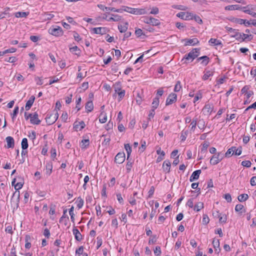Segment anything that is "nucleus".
<instances>
[{
  "mask_svg": "<svg viewBox=\"0 0 256 256\" xmlns=\"http://www.w3.org/2000/svg\"><path fill=\"white\" fill-rule=\"evenodd\" d=\"M241 10L246 14H248L254 18H256V5L248 4L241 8Z\"/></svg>",
  "mask_w": 256,
  "mask_h": 256,
  "instance_id": "f257e3e1",
  "label": "nucleus"
},
{
  "mask_svg": "<svg viewBox=\"0 0 256 256\" xmlns=\"http://www.w3.org/2000/svg\"><path fill=\"white\" fill-rule=\"evenodd\" d=\"M200 48H193L188 54H186L184 58L186 60H191L192 62L194 59L198 58L200 54Z\"/></svg>",
  "mask_w": 256,
  "mask_h": 256,
  "instance_id": "f03ea898",
  "label": "nucleus"
},
{
  "mask_svg": "<svg viewBox=\"0 0 256 256\" xmlns=\"http://www.w3.org/2000/svg\"><path fill=\"white\" fill-rule=\"evenodd\" d=\"M58 114L57 112L54 114H48L46 117V121L48 124L50 125L53 124L58 119Z\"/></svg>",
  "mask_w": 256,
  "mask_h": 256,
  "instance_id": "7ed1b4c3",
  "label": "nucleus"
},
{
  "mask_svg": "<svg viewBox=\"0 0 256 256\" xmlns=\"http://www.w3.org/2000/svg\"><path fill=\"white\" fill-rule=\"evenodd\" d=\"M224 158L223 154L218 152L212 156L210 160V164L212 165H216L220 162Z\"/></svg>",
  "mask_w": 256,
  "mask_h": 256,
  "instance_id": "20e7f679",
  "label": "nucleus"
},
{
  "mask_svg": "<svg viewBox=\"0 0 256 256\" xmlns=\"http://www.w3.org/2000/svg\"><path fill=\"white\" fill-rule=\"evenodd\" d=\"M176 16L182 20H188L193 19V14L189 12H180L176 14Z\"/></svg>",
  "mask_w": 256,
  "mask_h": 256,
  "instance_id": "39448f33",
  "label": "nucleus"
},
{
  "mask_svg": "<svg viewBox=\"0 0 256 256\" xmlns=\"http://www.w3.org/2000/svg\"><path fill=\"white\" fill-rule=\"evenodd\" d=\"M126 156L124 152H118L115 156L114 162L116 164H120L124 162Z\"/></svg>",
  "mask_w": 256,
  "mask_h": 256,
  "instance_id": "423d86ee",
  "label": "nucleus"
},
{
  "mask_svg": "<svg viewBox=\"0 0 256 256\" xmlns=\"http://www.w3.org/2000/svg\"><path fill=\"white\" fill-rule=\"evenodd\" d=\"M177 96L174 93H172L169 94L166 100V106L170 105L176 102V100Z\"/></svg>",
  "mask_w": 256,
  "mask_h": 256,
  "instance_id": "0eeeda50",
  "label": "nucleus"
},
{
  "mask_svg": "<svg viewBox=\"0 0 256 256\" xmlns=\"http://www.w3.org/2000/svg\"><path fill=\"white\" fill-rule=\"evenodd\" d=\"M49 33L55 36H58L62 34V30L61 28L58 26V28H52L49 29Z\"/></svg>",
  "mask_w": 256,
  "mask_h": 256,
  "instance_id": "6e6552de",
  "label": "nucleus"
},
{
  "mask_svg": "<svg viewBox=\"0 0 256 256\" xmlns=\"http://www.w3.org/2000/svg\"><path fill=\"white\" fill-rule=\"evenodd\" d=\"M201 170H198L194 171L190 176V181L192 182L195 180L198 179L201 173Z\"/></svg>",
  "mask_w": 256,
  "mask_h": 256,
  "instance_id": "1a4fd4ad",
  "label": "nucleus"
},
{
  "mask_svg": "<svg viewBox=\"0 0 256 256\" xmlns=\"http://www.w3.org/2000/svg\"><path fill=\"white\" fill-rule=\"evenodd\" d=\"M6 140L7 142L6 147L8 148H14V138L10 136H8L6 138Z\"/></svg>",
  "mask_w": 256,
  "mask_h": 256,
  "instance_id": "9d476101",
  "label": "nucleus"
},
{
  "mask_svg": "<svg viewBox=\"0 0 256 256\" xmlns=\"http://www.w3.org/2000/svg\"><path fill=\"white\" fill-rule=\"evenodd\" d=\"M38 114L36 112H34V114H32L30 122L31 124H39L40 123V120L38 118Z\"/></svg>",
  "mask_w": 256,
  "mask_h": 256,
  "instance_id": "9b49d317",
  "label": "nucleus"
},
{
  "mask_svg": "<svg viewBox=\"0 0 256 256\" xmlns=\"http://www.w3.org/2000/svg\"><path fill=\"white\" fill-rule=\"evenodd\" d=\"M35 100V97L34 96H32L30 99L26 102L25 108L26 110H28L32 106Z\"/></svg>",
  "mask_w": 256,
  "mask_h": 256,
  "instance_id": "f8f14e48",
  "label": "nucleus"
},
{
  "mask_svg": "<svg viewBox=\"0 0 256 256\" xmlns=\"http://www.w3.org/2000/svg\"><path fill=\"white\" fill-rule=\"evenodd\" d=\"M162 168L164 172L168 173L170 170V162L168 160H166L162 164Z\"/></svg>",
  "mask_w": 256,
  "mask_h": 256,
  "instance_id": "ddd939ff",
  "label": "nucleus"
},
{
  "mask_svg": "<svg viewBox=\"0 0 256 256\" xmlns=\"http://www.w3.org/2000/svg\"><path fill=\"white\" fill-rule=\"evenodd\" d=\"M70 51L77 56H80L81 53V50L76 46L70 47Z\"/></svg>",
  "mask_w": 256,
  "mask_h": 256,
  "instance_id": "4468645a",
  "label": "nucleus"
},
{
  "mask_svg": "<svg viewBox=\"0 0 256 256\" xmlns=\"http://www.w3.org/2000/svg\"><path fill=\"white\" fill-rule=\"evenodd\" d=\"M92 31L96 34H104L106 33V28L102 27L94 28Z\"/></svg>",
  "mask_w": 256,
  "mask_h": 256,
  "instance_id": "2eb2a0df",
  "label": "nucleus"
},
{
  "mask_svg": "<svg viewBox=\"0 0 256 256\" xmlns=\"http://www.w3.org/2000/svg\"><path fill=\"white\" fill-rule=\"evenodd\" d=\"M186 43L185 44V46H194L199 43V41L196 38H194L192 39H186Z\"/></svg>",
  "mask_w": 256,
  "mask_h": 256,
  "instance_id": "dca6fc26",
  "label": "nucleus"
},
{
  "mask_svg": "<svg viewBox=\"0 0 256 256\" xmlns=\"http://www.w3.org/2000/svg\"><path fill=\"white\" fill-rule=\"evenodd\" d=\"M73 234L76 240L80 242L82 240V235L77 228H74L73 230Z\"/></svg>",
  "mask_w": 256,
  "mask_h": 256,
  "instance_id": "f3484780",
  "label": "nucleus"
},
{
  "mask_svg": "<svg viewBox=\"0 0 256 256\" xmlns=\"http://www.w3.org/2000/svg\"><path fill=\"white\" fill-rule=\"evenodd\" d=\"M128 22H126L123 25L120 24L118 26V28L121 33L126 32L128 28Z\"/></svg>",
  "mask_w": 256,
  "mask_h": 256,
  "instance_id": "a211bd4d",
  "label": "nucleus"
},
{
  "mask_svg": "<svg viewBox=\"0 0 256 256\" xmlns=\"http://www.w3.org/2000/svg\"><path fill=\"white\" fill-rule=\"evenodd\" d=\"M112 16L109 18L108 20V22H118L122 19V16L119 15L112 14Z\"/></svg>",
  "mask_w": 256,
  "mask_h": 256,
  "instance_id": "6ab92c4d",
  "label": "nucleus"
},
{
  "mask_svg": "<svg viewBox=\"0 0 256 256\" xmlns=\"http://www.w3.org/2000/svg\"><path fill=\"white\" fill-rule=\"evenodd\" d=\"M23 185H24V182H19L16 184V185L14 186V188H15L16 191L13 194L11 200H12L14 197L17 194V190H18L20 189H21L22 188Z\"/></svg>",
  "mask_w": 256,
  "mask_h": 256,
  "instance_id": "aec40b11",
  "label": "nucleus"
},
{
  "mask_svg": "<svg viewBox=\"0 0 256 256\" xmlns=\"http://www.w3.org/2000/svg\"><path fill=\"white\" fill-rule=\"evenodd\" d=\"M85 108L87 110L88 112H92L94 108V105L92 101L88 102L86 104Z\"/></svg>",
  "mask_w": 256,
  "mask_h": 256,
  "instance_id": "412c9836",
  "label": "nucleus"
},
{
  "mask_svg": "<svg viewBox=\"0 0 256 256\" xmlns=\"http://www.w3.org/2000/svg\"><path fill=\"white\" fill-rule=\"evenodd\" d=\"M204 208V203L202 202H197L194 207V210L196 212H199Z\"/></svg>",
  "mask_w": 256,
  "mask_h": 256,
  "instance_id": "4be33fe9",
  "label": "nucleus"
},
{
  "mask_svg": "<svg viewBox=\"0 0 256 256\" xmlns=\"http://www.w3.org/2000/svg\"><path fill=\"white\" fill-rule=\"evenodd\" d=\"M242 7H240L238 5H230L226 6L224 9L226 10H241Z\"/></svg>",
  "mask_w": 256,
  "mask_h": 256,
  "instance_id": "5701e85b",
  "label": "nucleus"
},
{
  "mask_svg": "<svg viewBox=\"0 0 256 256\" xmlns=\"http://www.w3.org/2000/svg\"><path fill=\"white\" fill-rule=\"evenodd\" d=\"M134 14H146V11L145 8H135L134 9Z\"/></svg>",
  "mask_w": 256,
  "mask_h": 256,
  "instance_id": "b1692460",
  "label": "nucleus"
},
{
  "mask_svg": "<svg viewBox=\"0 0 256 256\" xmlns=\"http://www.w3.org/2000/svg\"><path fill=\"white\" fill-rule=\"evenodd\" d=\"M253 38V36L252 34H245L242 33V42L248 40L250 41Z\"/></svg>",
  "mask_w": 256,
  "mask_h": 256,
  "instance_id": "393cba45",
  "label": "nucleus"
},
{
  "mask_svg": "<svg viewBox=\"0 0 256 256\" xmlns=\"http://www.w3.org/2000/svg\"><path fill=\"white\" fill-rule=\"evenodd\" d=\"M86 126V124L83 121H81L78 122V124H76V122H74V128L77 130L79 128V126H80L79 130H81L82 129H83Z\"/></svg>",
  "mask_w": 256,
  "mask_h": 256,
  "instance_id": "a878e982",
  "label": "nucleus"
},
{
  "mask_svg": "<svg viewBox=\"0 0 256 256\" xmlns=\"http://www.w3.org/2000/svg\"><path fill=\"white\" fill-rule=\"evenodd\" d=\"M124 148L127 152L126 160H129L130 156L132 152V148H131V146H130V144H124Z\"/></svg>",
  "mask_w": 256,
  "mask_h": 256,
  "instance_id": "bb28decb",
  "label": "nucleus"
},
{
  "mask_svg": "<svg viewBox=\"0 0 256 256\" xmlns=\"http://www.w3.org/2000/svg\"><path fill=\"white\" fill-rule=\"evenodd\" d=\"M235 210L236 212H238L240 214L245 212V210H244V206L243 205L241 204H238L236 206Z\"/></svg>",
  "mask_w": 256,
  "mask_h": 256,
  "instance_id": "cd10ccee",
  "label": "nucleus"
},
{
  "mask_svg": "<svg viewBox=\"0 0 256 256\" xmlns=\"http://www.w3.org/2000/svg\"><path fill=\"white\" fill-rule=\"evenodd\" d=\"M42 20H50L54 16V14H48V12H44L43 14H42Z\"/></svg>",
  "mask_w": 256,
  "mask_h": 256,
  "instance_id": "c85d7f7f",
  "label": "nucleus"
},
{
  "mask_svg": "<svg viewBox=\"0 0 256 256\" xmlns=\"http://www.w3.org/2000/svg\"><path fill=\"white\" fill-rule=\"evenodd\" d=\"M232 37L235 38L236 40L242 42V33L239 32H236V30L234 34L231 36Z\"/></svg>",
  "mask_w": 256,
  "mask_h": 256,
  "instance_id": "c756f323",
  "label": "nucleus"
},
{
  "mask_svg": "<svg viewBox=\"0 0 256 256\" xmlns=\"http://www.w3.org/2000/svg\"><path fill=\"white\" fill-rule=\"evenodd\" d=\"M248 198V194H244L238 196V199L240 202H245Z\"/></svg>",
  "mask_w": 256,
  "mask_h": 256,
  "instance_id": "7c9ffc66",
  "label": "nucleus"
},
{
  "mask_svg": "<svg viewBox=\"0 0 256 256\" xmlns=\"http://www.w3.org/2000/svg\"><path fill=\"white\" fill-rule=\"evenodd\" d=\"M21 145H22V148L23 150H25L28 148V140L26 138H24L22 140Z\"/></svg>",
  "mask_w": 256,
  "mask_h": 256,
  "instance_id": "2f4dec72",
  "label": "nucleus"
},
{
  "mask_svg": "<svg viewBox=\"0 0 256 256\" xmlns=\"http://www.w3.org/2000/svg\"><path fill=\"white\" fill-rule=\"evenodd\" d=\"M236 150V146H232L230 148L227 152L225 154V156L227 158H229L230 156H232V152H234Z\"/></svg>",
  "mask_w": 256,
  "mask_h": 256,
  "instance_id": "473e14b6",
  "label": "nucleus"
},
{
  "mask_svg": "<svg viewBox=\"0 0 256 256\" xmlns=\"http://www.w3.org/2000/svg\"><path fill=\"white\" fill-rule=\"evenodd\" d=\"M82 144L80 146L82 148H86L90 144V140L88 139H83L81 142Z\"/></svg>",
  "mask_w": 256,
  "mask_h": 256,
  "instance_id": "72a5a7b5",
  "label": "nucleus"
},
{
  "mask_svg": "<svg viewBox=\"0 0 256 256\" xmlns=\"http://www.w3.org/2000/svg\"><path fill=\"white\" fill-rule=\"evenodd\" d=\"M52 166L51 163L48 162L46 166V174L48 175H50L52 172Z\"/></svg>",
  "mask_w": 256,
  "mask_h": 256,
  "instance_id": "f704fd0d",
  "label": "nucleus"
},
{
  "mask_svg": "<svg viewBox=\"0 0 256 256\" xmlns=\"http://www.w3.org/2000/svg\"><path fill=\"white\" fill-rule=\"evenodd\" d=\"M160 20L158 19L150 17V24H152V26H157L160 25Z\"/></svg>",
  "mask_w": 256,
  "mask_h": 256,
  "instance_id": "c9c22d12",
  "label": "nucleus"
},
{
  "mask_svg": "<svg viewBox=\"0 0 256 256\" xmlns=\"http://www.w3.org/2000/svg\"><path fill=\"white\" fill-rule=\"evenodd\" d=\"M121 9H122V12L123 11H124V12H126L132 14H134V8H130V7L126 6H122V8H121Z\"/></svg>",
  "mask_w": 256,
  "mask_h": 256,
  "instance_id": "e433bc0d",
  "label": "nucleus"
},
{
  "mask_svg": "<svg viewBox=\"0 0 256 256\" xmlns=\"http://www.w3.org/2000/svg\"><path fill=\"white\" fill-rule=\"evenodd\" d=\"M230 21L232 22H234L237 24H244V22H246V20L241 19V18H233L231 19H230Z\"/></svg>",
  "mask_w": 256,
  "mask_h": 256,
  "instance_id": "4c0bfd02",
  "label": "nucleus"
},
{
  "mask_svg": "<svg viewBox=\"0 0 256 256\" xmlns=\"http://www.w3.org/2000/svg\"><path fill=\"white\" fill-rule=\"evenodd\" d=\"M29 14V12H18L16 13L15 16L16 18H26Z\"/></svg>",
  "mask_w": 256,
  "mask_h": 256,
  "instance_id": "58836bf2",
  "label": "nucleus"
},
{
  "mask_svg": "<svg viewBox=\"0 0 256 256\" xmlns=\"http://www.w3.org/2000/svg\"><path fill=\"white\" fill-rule=\"evenodd\" d=\"M115 93L122 90V85L120 82H118L114 85Z\"/></svg>",
  "mask_w": 256,
  "mask_h": 256,
  "instance_id": "ea45409f",
  "label": "nucleus"
},
{
  "mask_svg": "<svg viewBox=\"0 0 256 256\" xmlns=\"http://www.w3.org/2000/svg\"><path fill=\"white\" fill-rule=\"evenodd\" d=\"M159 104V98L156 96L153 100L152 102V107L154 109H156Z\"/></svg>",
  "mask_w": 256,
  "mask_h": 256,
  "instance_id": "a19ab883",
  "label": "nucleus"
},
{
  "mask_svg": "<svg viewBox=\"0 0 256 256\" xmlns=\"http://www.w3.org/2000/svg\"><path fill=\"white\" fill-rule=\"evenodd\" d=\"M76 203L77 204V207L78 208H80L82 207L84 205V200L81 198V197L79 196L78 198Z\"/></svg>",
  "mask_w": 256,
  "mask_h": 256,
  "instance_id": "79ce46f5",
  "label": "nucleus"
},
{
  "mask_svg": "<svg viewBox=\"0 0 256 256\" xmlns=\"http://www.w3.org/2000/svg\"><path fill=\"white\" fill-rule=\"evenodd\" d=\"M214 74V72H212L208 70L205 72L204 76H203V79L204 80H207L208 79L210 76H212Z\"/></svg>",
  "mask_w": 256,
  "mask_h": 256,
  "instance_id": "37998d69",
  "label": "nucleus"
},
{
  "mask_svg": "<svg viewBox=\"0 0 256 256\" xmlns=\"http://www.w3.org/2000/svg\"><path fill=\"white\" fill-rule=\"evenodd\" d=\"M208 42L210 44H214L216 46H218V45H220V44H222L221 42H220L219 40H218L216 38H211L210 40Z\"/></svg>",
  "mask_w": 256,
  "mask_h": 256,
  "instance_id": "c03bdc74",
  "label": "nucleus"
},
{
  "mask_svg": "<svg viewBox=\"0 0 256 256\" xmlns=\"http://www.w3.org/2000/svg\"><path fill=\"white\" fill-rule=\"evenodd\" d=\"M19 110V108L18 106H15L12 113L11 114L12 118V120H14L16 116H17L18 114V113Z\"/></svg>",
  "mask_w": 256,
  "mask_h": 256,
  "instance_id": "a18cd8bd",
  "label": "nucleus"
},
{
  "mask_svg": "<svg viewBox=\"0 0 256 256\" xmlns=\"http://www.w3.org/2000/svg\"><path fill=\"white\" fill-rule=\"evenodd\" d=\"M30 236L29 235H26L25 237L26 244L25 248H30L31 246L30 242H28V240H30Z\"/></svg>",
  "mask_w": 256,
  "mask_h": 256,
  "instance_id": "49530a36",
  "label": "nucleus"
},
{
  "mask_svg": "<svg viewBox=\"0 0 256 256\" xmlns=\"http://www.w3.org/2000/svg\"><path fill=\"white\" fill-rule=\"evenodd\" d=\"M188 133V130H182V132L180 134V138L182 141H184L186 140Z\"/></svg>",
  "mask_w": 256,
  "mask_h": 256,
  "instance_id": "de8ad7c7",
  "label": "nucleus"
},
{
  "mask_svg": "<svg viewBox=\"0 0 256 256\" xmlns=\"http://www.w3.org/2000/svg\"><path fill=\"white\" fill-rule=\"evenodd\" d=\"M190 130L194 132L196 126V118H194L190 123Z\"/></svg>",
  "mask_w": 256,
  "mask_h": 256,
  "instance_id": "09e8293b",
  "label": "nucleus"
},
{
  "mask_svg": "<svg viewBox=\"0 0 256 256\" xmlns=\"http://www.w3.org/2000/svg\"><path fill=\"white\" fill-rule=\"evenodd\" d=\"M204 108V110H206L208 112L211 113L212 111L213 106L212 105L208 104L205 105Z\"/></svg>",
  "mask_w": 256,
  "mask_h": 256,
  "instance_id": "8fccbe9b",
  "label": "nucleus"
},
{
  "mask_svg": "<svg viewBox=\"0 0 256 256\" xmlns=\"http://www.w3.org/2000/svg\"><path fill=\"white\" fill-rule=\"evenodd\" d=\"M118 95V101L121 100L124 96L125 95V90H122L120 92H116Z\"/></svg>",
  "mask_w": 256,
  "mask_h": 256,
  "instance_id": "3c124183",
  "label": "nucleus"
},
{
  "mask_svg": "<svg viewBox=\"0 0 256 256\" xmlns=\"http://www.w3.org/2000/svg\"><path fill=\"white\" fill-rule=\"evenodd\" d=\"M242 152V148L240 146L238 148L236 147V150L234 152H232V154H235L236 156H240Z\"/></svg>",
  "mask_w": 256,
  "mask_h": 256,
  "instance_id": "603ef678",
  "label": "nucleus"
},
{
  "mask_svg": "<svg viewBox=\"0 0 256 256\" xmlns=\"http://www.w3.org/2000/svg\"><path fill=\"white\" fill-rule=\"evenodd\" d=\"M241 164L243 166L250 168L251 166L252 163L250 160H244L242 162Z\"/></svg>",
  "mask_w": 256,
  "mask_h": 256,
  "instance_id": "864d4df0",
  "label": "nucleus"
},
{
  "mask_svg": "<svg viewBox=\"0 0 256 256\" xmlns=\"http://www.w3.org/2000/svg\"><path fill=\"white\" fill-rule=\"evenodd\" d=\"M210 221V219L206 214H204L202 217V224L206 225Z\"/></svg>",
  "mask_w": 256,
  "mask_h": 256,
  "instance_id": "5fc2aeb1",
  "label": "nucleus"
},
{
  "mask_svg": "<svg viewBox=\"0 0 256 256\" xmlns=\"http://www.w3.org/2000/svg\"><path fill=\"white\" fill-rule=\"evenodd\" d=\"M128 162H127V164H126V169L127 172H130V171L131 170V168H132V162L128 160Z\"/></svg>",
  "mask_w": 256,
  "mask_h": 256,
  "instance_id": "6e6d98bb",
  "label": "nucleus"
},
{
  "mask_svg": "<svg viewBox=\"0 0 256 256\" xmlns=\"http://www.w3.org/2000/svg\"><path fill=\"white\" fill-rule=\"evenodd\" d=\"M212 243L214 248H218L220 246V242L218 239L214 238Z\"/></svg>",
  "mask_w": 256,
  "mask_h": 256,
  "instance_id": "4d7b16f0",
  "label": "nucleus"
},
{
  "mask_svg": "<svg viewBox=\"0 0 256 256\" xmlns=\"http://www.w3.org/2000/svg\"><path fill=\"white\" fill-rule=\"evenodd\" d=\"M192 17H193V19H194V20L196 22H197L198 24H201L202 23V20L199 16L193 14Z\"/></svg>",
  "mask_w": 256,
  "mask_h": 256,
  "instance_id": "13d9d810",
  "label": "nucleus"
},
{
  "mask_svg": "<svg viewBox=\"0 0 256 256\" xmlns=\"http://www.w3.org/2000/svg\"><path fill=\"white\" fill-rule=\"evenodd\" d=\"M186 205L190 208H194V198H190L186 202Z\"/></svg>",
  "mask_w": 256,
  "mask_h": 256,
  "instance_id": "bf43d9fd",
  "label": "nucleus"
},
{
  "mask_svg": "<svg viewBox=\"0 0 256 256\" xmlns=\"http://www.w3.org/2000/svg\"><path fill=\"white\" fill-rule=\"evenodd\" d=\"M219 218V222L220 223H225L226 222V216L225 214H224L222 216L221 215L220 216V217Z\"/></svg>",
  "mask_w": 256,
  "mask_h": 256,
  "instance_id": "052dcab7",
  "label": "nucleus"
},
{
  "mask_svg": "<svg viewBox=\"0 0 256 256\" xmlns=\"http://www.w3.org/2000/svg\"><path fill=\"white\" fill-rule=\"evenodd\" d=\"M154 253L156 256H158L161 254V250L160 246H157L156 247V248L154 250Z\"/></svg>",
  "mask_w": 256,
  "mask_h": 256,
  "instance_id": "680f3d73",
  "label": "nucleus"
},
{
  "mask_svg": "<svg viewBox=\"0 0 256 256\" xmlns=\"http://www.w3.org/2000/svg\"><path fill=\"white\" fill-rule=\"evenodd\" d=\"M250 86H248V85H246V86H244L241 90L242 94H246L248 92V90L250 89Z\"/></svg>",
  "mask_w": 256,
  "mask_h": 256,
  "instance_id": "e2e57ef3",
  "label": "nucleus"
},
{
  "mask_svg": "<svg viewBox=\"0 0 256 256\" xmlns=\"http://www.w3.org/2000/svg\"><path fill=\"white\" fill-rule=\"evenodd\" d=\"M154 186H152L150 188V189L148 192V196L149 198L152 197V195L154 194Z\"/></svg>",
  "mask_w": 256,
  "mask_h": 256,
  "instance_id": "0e129e2a",
  "label": "nucleus"
},
{
  "mask_svg": "<svg viewBox=\"0 0 256 256\" xmlns=\"http://www.w3.org/2000/svg\"><path fill=\"white\" fill-rule=\"evenodd\" d=\"M135 34H136V36L138 37H140L141 36H142V34H144V33H143L142 30L141 29L138 28V29L136 30Z\"/></svg>",
  "mask_w": 256,
  "mask_h": 256,
  "instance_id": "69168bd1",
  "label": "nucleus"
},
{
  "mask_svg": "<svg viewBox=\"0 0 256 256\" xmlns=\"http://www.w3.org/2000/svg\"><path fill=\"white\" fill-rule=\"evenodd\" d=\"M116 198H117L120 204H123L124 200H123V198H122L120 194H116Z\"/></svg>",
  "mask_w": 256,
  "mask_h": 256,
  "instance_id": "338daca9",
  "label": "nucleus"
},
{
  "mask_svg": "<svg viewBox=\"0 0 256 256\" xmlns=\"http://www.w3.org/2000/svg\"><path fill=\"white\" fill-rule=\"evenodd\" d=\"M250 183L252 186L256 185V176H252L250 178Z\"/></svg>",
  "mask_w": 256,
  "mask_h": 256,
  "instance_id": "774afa93",
  "label": "nucleus"
}]
</instances>
